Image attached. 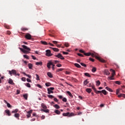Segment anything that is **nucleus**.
<instances>
[{
	"instance_id": "nucleus-16",
	"label": "nucleus",
	"mask_w": 125,
	"mask_h": 125,
	"mask_svg": "<svg viewBox=\"0 0 125 125\" xmlns=\"http://www.w3.org/2000/svg\"><path fill=\"white\" fill-rule=\"evenodd\" d=\"M14 117L15 118H16L17 119H18V120H19V117H20V114H19V113H16L15 114H14Z\"/></svg>"
},
{
	"instance_id": "nucleus-23",
	"label": "nucleus",
	"mask_w": 125,
	"mask_h": 125,
	"mask_svg": "<svg viewBox=\"0 0 125 125\" xmlns=\"http://www.w3.org/2000/svg\"><path fill=\"white\" fill-rule=\"evenodd\" d=\"M53 107L56 109H60V106L58 104H55L53 105Z\"/></svg>"
},
{
	"instance_id": "nucleus-35",
	"label": "nucleus",
	"mask_w": 125,
	"mask_h": 125,
	"mask_svg": "<svg viewBox=\"0 0 125 125\" xmlns=\"http://www.w3.org/2000/svg\"><path fill=\"white\" fill-rule=\"evenodd\" d=\"M36 65H40V66H42V62H36Z\"/></svg>"
},
{
	"instance_id": "nucleus-58",
	"label": "nucleus",
	"mask_w": 125,
	"mask_h": 125,
	"mask_svg": "<svg viewBox=\"0 0 125 125\" xmlns=\"http://www.w3.org/2000/svg\"><path fill=\"white\" fill-rule=\"evenodd\" d=\"M95 92L96 93H97V94H98V93H101V92H102V91H97V90H96V91Z\"/></svg>"
},
{
	"instance_id": "nucleus-38",
	"label": "nucleus",
	"mask_w": 125,
	"mask_h": 125,
	"mask_svg": "<svg viewBox=\"0 0 125 125\" xmlns=\"http://www.w3.org/2000/svg\"><path fill=\"white\" fill-rule=\"evenodd\" d=\"M28 68L29 69H32V68H33V64H32V63H29L28 64Z\"/></svg>"
},
{
	"instance_id": "nucleus-64",
	"label": "nucleus",
	"mask_w": 125,
	"mask_h": 125,
	"mask_svg": "<svg viewBox=\"0 0 125 125\" xmlns=\"http://www.w3.org/2000/svg\"><path fill=\"white\" fill-rule=\"evenodd\" d=\"M119 92H120V89H117L116 90V94H119Z\"/></svg>"
},
{
	"instance_id": "nucleus-46",
	"label": "nucleus",
	"mask_w": 125,
	"mask_h": 125,
	"mask_svg": "<svg viewBox=\"0 0 125 125\" xmlns=\"http://www.w3.org/2000/svg\"><path fill=\"white\" fill-rule=\"evenodd\" d=\"M114 83L116 84H121V82L120 81H115Z\"/></svg>"
},
{
	"instance_id": "nucleus-12",
	"label": "nucleus",
	"mask_w": 125,
	"mask_h": 125,
	"mask_svg": "<svg viewBox=\"0 0 125 125\" xmlns=\"http://www.w3.org/2000/svg\"><path fill=\"white\" fill-rule=\"evenodd\" d=\"M41 107H42V108H43V109H47V106H46V105H45V104L42 103L41 104Z\"/></svg>"
},
{
	"instance_id": "nucleus-49",
	"label": "nucleus",
	"mask_w": 125,
	"mask_h": 125,
	"mask_svg": "<svg viewBox=\"0 0 125 125\" xmlns=\"http://www.w3.org/2000/svg\"><path fill=\"white\" fill-rule=\"evenodd\" d=\"M64 45H65V46H66V47H68L70 45L68 44V42H65L64 43Z\"/></svg>"
},
{
	"instance_id": "nucleus-28",
	"label": "nucleus",
	"mask_w": 125,
	"mask_h": 125,
	"mask_svg": "<svg viewBox=\"0 0 125 125\" xmlns=\"http://www.w3.org/2000/svg\"><path fill=\"white\" fill-rule=\"evenodd\" d=\"M23 96L25 100L28 99V94H23Z\"/></svg>"
},
{
	"instance_id": "nucleus-4",
	"label": "nucleus",
	"mask_w": 125,
	"mask_h": 125,
	"mask_svg": "<svg viewBox=\"0 0 125 125\" xmlns=\"http://www.w3.org/2000/svg\"><path fill=\"white\" fill-rule=\"evenodd\" d=\"M9 74H10V76H12V74L14 75V76H17V72L15 69H12L11 71L9 70Z\"/></svg>"
},
{
	"instance_id": "nucleus-1",
	"label": "nucleus",
	"mask_w": 125,
	"mask_h": 125,
	"mask_svg": "<svg viewBox=\"0 0 125 125\" xmlns=\"http://www.w3.org/2000/svg\"><path fill=\"white\" fill-rule=\"evenodd\" d=\"M84 55H85V56H90V55H91L92 57H95L96 59H97V60H99L100 62H102V63H106V61H105L103 59L100 58V57H97L93 53H91L90 52L84 53Z\"/></svg>"
},
{
	"instance_id": "nucleus-32",
	"label": "nucleus",
	"mask_w": 125,
	"mask_h": 125,
	"mask_svg": "<svg viewBox=\"0 0 125 125\" xmlns=\"http://www.w3.org/2000/svg\"><path fill=\"white\" fill-rule=\"evenodd\" d=\"M53 50L54 51H55L56 52H58L59 51V49L57 48H52Z\"/></svg>"
},
{
	"instance_id": "nucleus-54",
	"label": "nucleus",
	"mask_w": 125,
	"mask_h": 125,
	"mask_svg": "<svg viewBox=\"0 0 125 125\" xmlns=\"http://www.w3.org/2000/svg\"><path fill=\"white\" fill-rule=\"evenodd\" d=\"M92 89H93V90L95 91V92L97 90H96V88H95V86H92Z\"/></svg>"
},
{
	"instance_id": "nucleus-21",
	"label": "nucleus",
	"mask_w": 125,
	"mask_h": 125,
	"mask_svg": "<svg viewBox=\"0 0 125 125\" xmlns=\"http://www.w3.org/2000/svg\"><path fill=\"white\" fill-rule=\"evenodd\" d=\"M118 97H124V98H125V94H120L118 95Z\"/></svg>"
},
{
	"instance_id": "nucleus-13",
	"label": "nucleus",
	"mask_w": 125,
	"mask_h": 125,
	"mask_svg": "<svg viewBox=\"0 0 125 125\" xmlns=\"http://www.w3.org/2000/svg\"><path fill=\"white\" fill-rule=\"evenodd\" d=\"M9 83L10 84H12V85H14V83H13V80L11 79H9V81H8Z\"/></svg>"
},
{
	"instance_id": "nucleus-19",
	"label": "nucleus",
	"mask_w": 125,
	"mask_h": 125,
	"mask_svg": "<svg viewBox=\"0 0 125 125\" xmlns=\"http://www.w3.org/2000/svg\"><path fill=\"white\" fill-rule=\"evenodd\" d=\"M47 75L48 77H49V78H53L52 74H51V73H50V72H48L47 73Z\"/></svg>"
},
{
	"instance_id": "nucleus-30",
	"label": "nucleus",
	"mask_w": 125,
	"mask_h": 125,
	"mask_svg": "<svg viewBox=\"0 0 125 125\" xmlns=\"http://www.w3.org/2000/svg\"><path fill=\"white\" fill-rule=\"evenodd\" d=\"M62 116H63V117H68V116H69V112L63 113Z\"/></svg>"
},
{
	"instance_id": "nucleus-5",
	"label": "nucleus",
	"mask_w": 125,
	"mask_h": 125,
	"mask_svg": "<svg viewBox=\"0 0 125 125\" xmlns=\"http://www.w3.org/2000/svg\"><path fill=\"white\" fill-rule=\"evenodd\" d=\"M55 57H57L58 58H59L60 59H61L62 60H64V59H65V58L63 57V56H62V54H61V53H59L58 55H55Z\"/></svg>"
},
{
	"instance_id": "nucleus-41",
	"label": "nucleus",
	"mask_w": 125,
	"mask_h": 125,
	"mask_svg": "<svg viewBox=\"0 0 125 125\" xmlns=\"http://www.w3.org/2000/svg\"><path fill=\"white\" fill-rule=\"evenodd\" d=\"M47 96L49 98H51V99H52V98H54V96L51 95H48Z\"/></svg>"
},
{
	"instance_id": "nucleus-48",
	"label": "nucleus",
	"mask_w": 125,
	"mask_h": 125,
	"mask_svg": "<svg viewBox=\"0 0 125 125\" xmlns=\"http://www.w3.org/2000/svg\"><path fill=\"white\" fill-rule=\"evenodd\" d=\"M92 72H93V73H94V72H96V68L93 67L92 69Z\"/></svg>"
},
{
	"instance_id": "nucleus-24",
	"label": "nucleus",
	"mask_w": 125,
	"mask_h": 125,
	"mask_svg": "<svg viewBox=\"0 0 125 125\" xmlns=\"http://www.w3.org/2000/svg\"><path fill=\"white\" fill-rule=\"evenodd\" d=\"M55 113H56L57 115H60V114H61V112L57 109L55 111Z\"/></svg>"
},
{
	"instance_id": "nucleus-51",
	"label": "nucleus",
	"mask_w": 125,
	"mask_h": 125,
	"mask_svg": "<svg viewBox=\"0 0 125 125\" xmlns=\"http://www.w3.org/2000/svg\"><path fill=\"white\" fill-rule=\"evenodd\" d=\"M37 86L38 87H39V88H42V85H41V84H37Z\"/></svg>"
},
{
	"instance_id": "nucleus-52",
	"label": "nucleus",
	"mask_w": 125,
	"mask_h": 125,
	"mask_svg": "<svg viewBox=\"0 0 125 125\" xmlns=\"http://www.w3.org/2000/svg\"><path fill=\"white\" fill-rule=\"evenodd\" d=\"M7 106L8 108H11V107H12L11 105L10 104L8 103L7 104Z\"/></svg>"
},
{
	"instance_id": "nucleus-26",
	"label": "nucleus",
	"mask_w": 125,
	"mask_h": 125,
	"mask_svg": "<svg viewBox=\"0 0 125 125\" xmlns=\"http://www.w3.org/2000/svg\"><path fill=\"white\" fill-rule=\"evenodd\" d=\"M21 30L22 32H25V31H28V29L27 28L22 27Z\"/></svg>"
},
{
	"instance_id": "nucleus-60",
	"label": "nucleus",
	"mask_w": 125,
	"mask_h": 125,
	"mask_svg": "<svg viewBox=\"0 0 125 125\" xmlns=\"http://www.w3.org/2000/svg\"><path fill=\"white\" fill-rule=\"evenodd\" d=\"M79 52H80L81 53H83V54H84V53H85L84 51L83 50H80Z\"/></svg>"
},
{
	"instance_id": "nucleus-33",
	"label": "nucleus",
	"mask_w": 125,
	"mask_h": 125,
	"mask_svg": "<svg viewBox=\"0 0 125 125\" xmlns=\"http://www.w3.org/2000/svg\"><path fill=\"white\" fill-rule=\"evenodd\" d=\"M91 88H87L86 89V92H88V93H90L91 92Z\"/></svg>"
},
{
	"instance_id": "nucleus-42",
	"label": "nucleus",
	"mask_w": 125,
	"mask_h": 125,
	"mask_svg": "<svg viewBox=\"0 0 125 125\" xmlns=\"http://www.w3.org/2000/svg\"><path fill=\"white\" fill-rule=\"evenodd\" d=\"M108 80H109L110 81H112V80H114V77H113L112 75L111 77H109Z\"/></svg>"
},
{
	"instance_id": "nucleus-8",
	"label": "nucleus",
	"mask_w": 125,
	"mask_h": 125,
	"mask_svg": "<svg viewBox=\"0 0 125 125\" xmlns=\"http://www.w3.org/2000/svg\"><path fill=\"white\" fill-rule=\"evenodd\" d=\"M25 38L27 40H31L32 39V35L29 33H26L25 35Z\"/></svg>"
},
{
	"instance_id": "nucleus-2",
	"label": "nucleus",
	"mask_w": 125,
	"mask_h": 125,
	"mask_svg": "<svg viewBox=\"0 0 125 125\" xmlns=\"http://www.w3.org/2000/svg\"><path fill=\"white\" fill-rule=\"evenodd\" d=\"M22 47H23V49H24V51H23V53H25V54H28V53H30V52L31 51V49L27 46L25 45H22Z\"/></svg>"
},
{
	"instance_id": "nucleus-17",
	"label": "nucleus",
	"mask_w": 125,
	"mask_h": 125,
	"mask_svg": "<svg viewBox=\"0 0 125 125\" xmlns=\"http://www.w3.org/2000/svg\"><path fill=\"white\" fill-rule=\"evenodd\" d=\"M75 114L73 112H69L68 117H74Z\"/></svg>"
},
{
	"instance_id": "nucleus-36",
	"label": "nucleus",
	"mask_w": 125,
	"mask_h": 125,
	"mask_svg": "<svg viewBox=\"0 0 125 125\" xmlns=\"http://www.w3.org/2000/svg\"><path fill=\"white\" fill-rule=\"evenodd\" d=\"M18 112V109H16L15 110L12 111V114H16Z\"/></svg>"
},
{
	"instance_id": "nucleus-34",
	"label": "nucleus",
	"mask_w": 125,
	"mask_h": 125,
	"mask_svg": "<svg viewBox=\"0 0 125 125\" xmlns=\"http://www.w3.org/2000/svg\"><path fill=\"white\" fill-rule=\"evenodd\" d=\"M74 66L77 68H81V65H80L79 63H75Z\"/></svg>"
},
{
	"instance_id": "nucleus-61",
	"label": "nucleus",
	"mask_w": 125,
	"mask_h": 125,
	"mask_svg": "<svg viewBox=\"0 0 125 125\" xmlns=\"http://www.w3.org/2000/svg\"><path fill=\"white\" fill-rule=\"evenodd\" d=\"M31 57H32V59H33V60H36V57L34 56L33 55H32Z\"/></svg>"
},
{
	"instance_id": "nucleus-39",
	"label": "nucleus",
	"mask_w": 125,
	"mask_h": 125,
	"mask_svg": "<svg viewBox=\"0 0 125 125\" xmlns=\"http://www.w3.org/2000/svg\"><path fill=\"white\" fill-rule=\"evenodd\" d=\"M96 85L97 86H99V85H100V81L98 80L96 81Z\"/></svg>"
},
{
	"instance_id": "nucleus-25",
	"label": "nucleus",
	"mask_w": 125,
	"mask_h": 125,
	"mask_svg": "<svg viewBox=\"0 0 125 125\" xmlns=\"http://www.w3.org/2000/svg\"><path fill=\"white\" fill-rule=\"evenodd\" d=\"M105 89H106L107 90H108V91H109L110 92H113V90H111V89L109 88V87L108 86L105 87Z\"/></svg>"
},
{
	"instance_id": "nucleus-57",
	"label": "nucleus",
	"mask_w": 125,
	"mask_h": 125,
	"mask_svg": "<svg viewBox=\"0 0 125 125\" xmlns=\"http://www.w3.org/2000/svg\"><path fill=\"white\" fill-rule=\"evenodd\" d=\"M6 34H7V35H10V34H11V32H10V31H9V30H8L6 32Z\"/></svg>"
},
{
	"instance_id": "nucleus-27",
	"label": "nucleus",
	"mask_w": 125,
	"mask_h": 125,
	"mask_svg": "<svg viewBox=\"0 0 125 125\" xmlns=\"http://www.w3.org/2000/svg\"><path fill=\"white\" fill-rule=\"evenodd\" d=\"M4 28H5L6 29H10V27L9 26V25L6 24H4Z\"/></svg>"
},
{
	"instance_id": "nucleus-11",
	"label": "nucleus",
	"mask_w": 125,
	"mask_h": 125,
	"mask_svg": "<svg viewBox=\"0 0 125 125\" xmlns=\"http://www.w3.org/2000/svg\"><path fill=\"white\" fill-rule=\"evenodd\" d=\"M41 111H42V112H44V113H49V109H41Z\"/></svg>"
},
{
	"instance_id": "nucleus-37",
	"label": "nucleus",
	"mask_w": 125,
	"mask_h": 125,
	"mask_svg": "<svg viewBox=\"0 0 125 125\" xmlns=\"http://www.w3.org/2000/svg\"><path fill=\"white\" fill-rule=\"evenodd\" d=\"M88 81H87V80H86L84 81L83 82V84L84 85H86V84H87V83H88Z\"/></svg>"
},
{
	"instance_id": "nucleus-53",
	"label": "nucleus",
	"mask_w": 125,
	"mask_h": 125,
	"mask_svg": "<svg viewBox=\"0 0 125 125\" xmlns=\"http://www.w3.org/2000/svg\"><path fill=\"white\" fill-rule=\"evenodd\" d=\"M77 55H78V56H80L81 57H83V55L81 54V53H78Z\"/></svg>"
},
{
	"instance_id": "nucleus-55",
	"label": "nucleus",
	"mask_w": 125,
	"mask_h": 125,
	"mask_svg": "<svg viewBox=\"0 0 125 125\" xmlns=\"http://www.w3.org/2000/svg\"><path fill=\"white\" fill-rule=\"evenodd\" d=\"M62 101H63V102H67V99H66V98H63L62 99Z\"/></svg>"
},
{
	"instance_id": "nucleus-56",
	"label": "nucleus",
	"mask_w": 125,
	"mask_h": 125,
	"mask_svg": "<svg viewBox=\"0 0 125 125\" xmlns=\"http://www.w3.org/2000/svg\"><path fill=\"white\" fill-rule=\"evenodd\" d=\"M57 67H62V64H61V63H58L57 64Z\"/></svg>"
},
{
	"instance_id": "nucleus-7",
	"label": "nucleus",
	"mask_w": 125,
	"mask_h": 125,
	"mask_svg": "<svg viewBox=\"0 0 125 125\" xmlns=\"http://www.w3.org/2000/svg\"><path fill=\"white\" fill-rule=\"evenodd\" d=\"M46 56H48V57H50V56H52L53 54H51V51H50V50H46V54H45Z\"/></svg>"
},
{
	"instance_id": "nucleus-31",
	"label": "nucleus",
	"mask_w": 125,
	"mask_h": 125,
	"mask_svg": "<svg viewBox=\"0 0 125 125\" xmlns=\"http://www.w3.org/2000/svg\"><path fill=\"white\" fill-rule=\"evenodd\" d=\"M23 74L25 76H27L28 77V78H29V79H31L32 78V76L30 75H27V74H26V73L23 72Z\"/></svg>"
},
{
	"instance_id": "nucleus-20",
	"label": "nucleus",
	"mask_w": 125,
	"mask_h": 125,
	"mask_svg": "<svg viewBox=\"0 0 125 125\" xmlns=\"http://www.w3.org/2000/svg\"><path fill=\"white\" fill-rule=\"evenodd\" d=\"M66 93H67V94H68V95H69L71 98H73V95L72 94V93H71V92H70V91H67Z\"/></svg>"
},
{
	"instance_id": "nucleus-45",
	"label": "nucleus",
	"mask_w": 125,
	"mask_h": 125,
	"mask_svg": "<svg viewBox=\"0 0 125 125\" xmlns=\"http://www.w3.org/2000/svg\"><path fill=\"white\" fill-rule=\"evenodd\" d=\"M26 86H27V87H31V84H30L29 83H26L25 84Z\"/></svg>"
},
{
	"instance_id": "nucleus-47",
	"label": "nucleus",
	"mask_w": 125,
	"mask_h": 125,
	"mask_svg": "<svg viewBox=\"0 0 125 125\" xmlns=\"http://www.w3.org/2000/svg\"><path fill=\"white\" fill-rule=\"evenodd\" d=\"M23 57L26 58V59H29V56H28L27 55H23Z\"/></svg>"
},
{
	"instance_id": "nucleus-3",
	"label": "nucleus",
	"mask_w": 125,
	"mask_h": 125,
	"mask_svg": "<svg viewBox=\"0 0 125 125\" xmlns=\"http://www.w3.org/2000/svg\"><path fill=\"white\" fill-rule=\"evenodd\" d=\"M52 65V68L53 71H54V66H55V64H53L52 62H49L47 64V67L48 69H50L51 67L50 66Z\"/></svg>"
},
{
	"instance_id": "nucleus-40",
	"label": "nucleus",
	"mask_w": 125,
	"mask_h": 125,
	"mask_svg": "<svg viewBox=\"0 0 125 125\" xmlns=\"http://www.w3.org/2000/svg\"><path fill=\"white\" fill-rule=\"evenodd\" d=\"M64 69L63 68H58L57 69V72H62Z\"/></svg>"
},
{
	"instance_id": "nucleus-6",
	"label": "nucleus",
	"mask_w": 125,
	"mask_h": 125,
	"mask_svg": "<svg viewBox=\"0 0 125 125\" xmlns=\"http://www.w3.org/2000/svg\"><path fill=\"white\" fill-rule=\"evenodd\" d=\"M52 90H54V87H53L47 88L48 94H50V93H53V91Z\"/></svg>"
},
{
	"instance_id": "nucleus-18",
	"label": "nucleus",
	"mask_w": 125,
	"mask_h": 125,
	"mask_svg": "<svg viewBox=\"0 0 125 125\" xmlns=\"http://www.w3.org/2000/svg\"><path fill=\"white\" fill-rule=\"evenodd\" d=\"M102 92L103 93V94H104V95H107L108 94V92L106 91V90H102Z\"/></svg>"
},
{
	"instance_id": "nucleus-50",
	"label": "nucleus",
	"mask_w": 125,
	"mask_h": 125,
	"mask_svg": "<svg viewBox=\"0 0 125 125\" xmlns=\"http://www.w3.org/2000/svg\"><path fill=\"white\" fill-rule=\"evenodd\" d=\"M80 64L83 67H86V64H84V63L81 62V63H80Z\"/></svg>"
},
{
	"instance_id": "nucleus-44",
	"label": "nucleus",
	"mask_w": 125,
	"mask_h": 125,
	"mask_svg": "<svg viewBox=\"0 0 125 125\" xmlns=\"http://www.w3.org/2000/svg\"><path fill=\"white\" fill-rule=\"evenodd\" d=\"M46 86H50L51 85V84L49 83H45Z\"/></svg>"
},
{
	"instance_id": "nucleus-29",
	"label": "nucleus",
	"mask_w": 125,
	"mask_h": 125,
	"mask_svg": "<svg viewBox=\"0 0 125 125\" xmlns=\"http://www.w3.org/2000/svg\"><path fill=\"white\" fill-rule=\"evenodd\" d=\"M84 76H86V77H88L89 78H90L91 76H90V74L88 73H84Z\"/></svg>"
},
{
	"instance_id": "nucleus-59",
	"label": "nucleus",
	"mask_w": 125,
	"mask_h": 125,
	"mask_svg": "<svg viewBox=\"0 0 125 125\" xmlns=\"http://www.w3.org/2000/svg\"><path fill=\"white\" fill-rule=\"evenodd\" d=\"M89 60L90 61H92V62H94V59H92V58H90L89 59Z\"/></svg>"
},
{
	"instance_id": "nucleus-43",
	"label": "nucleus",
	"mask_w": 125,
	"mask_h": 125,
	"mask_svg": "<svg viewBox=\"0 0 125 125\" xmlns=\"http://www.w3.org/2000/svg\"><path fill=\"white\" fill-rule=\"evenodd\" d=\"M37 81H40V76L38 74H36Z\"/></svg>"
},
{
	"instance_id": "nucleus-9",
	"label": "nucleus",
	"mask_w": 125,
	"mask_h": 125,
	"mask_svg": "<svg viewBox=\"0 0 125 125\" xmlns=\"http://www.w3.org/2000/svg\"><path fill=\"white\" fill-rule=\"evenodd\" d=\"M33 113V110H30L29 111L27 112V115L26 116L27 118H31V114Z\"/></svg>"
},
{
	"instance_id": "nucleus-63",
	"label": "nucleus",
	"mask_w": 125,
	"mask_h": 125,
	"mask_svg": "<svg viewBox=\"0 0 125 125\" xmlns=\"http://www.w3.org/2000/svg\"><path fill=\"white\" fill-rule=\"evenodd\" d=\"M52 42L54 43L55 44H57V43H58V42H57V41H53Z\"/></svg>"
},
{
	"instance_id": "nucleus-14",
	"label": "nucleus",
	"mask_w": 125,
	"mask_h": 125,
	"mask_svg": "<svg viewBox=\"0 0 125 125\" xmlns=\"http://www.w3.org/2000/svg\"><path fill=\"white\" fill-rule=\"evenodd\" d=\"M110 72H112V77H115V75H116V72L113 69H110Z\"/></svg>"
},
{
	"instance_id": "nucleus-62",
	"label": "nucleus",
	"mask_w": 125,
	"mask_h": 125,
	"mask_svg": "<svg viewBox=\"0 0 125 125\" xmlns=\"http://www.w3.org/2000/svg\"><path fill=\"white\" fill-rule=\"evenodd\" d=\"M54 101H55V102H58V100L56 98H54Z\"/></svg>"
},
{
	"instance_id": "nucleus-10",
	"label": "nucleus",
	"mask_w": 125,
	"mask_h": 125,
	"mask_svg": "<svg viewBox=\"0 0 125 125\" xmlns=\"http://www.w3.org/2000/svg\"><path fill=\"white\" fill-rule=\"evenodd\" d=\"M5 113L6 114L7 116H11V113H10V111L8 109H6L4 111Z\"/></svg>"
},
{
	"instance_id": "nucleus-15",
	"label": "nucleus",
	"mask_w": 125,
	"mask_h": 125,
	"mask_svg": "<svg viewBox=\"0 0 125 125\" xmlns=\"http://www.w3.org/2000/svg\"><path fill=\"white\" fill-rule=\"evenodd\" d=\"M104 72V74L107 76H109V75H110V72H109L108 70L105 69Z\"/></svg>"
},
{
	"instance_id": "nucleus-22",
	"label": "nucleus",
	"mask_w": 125,
	"mask_h": 125,
	"mask_svg": "<svg viewBox=\"0 0 125 125\" xmlns=\"http://www.w3.org/2000/svg\"><path fill=\"white\" fill-rule=\"evenodd\" d=\"M41 43H42V44H43L44 45H47L48 44L47 42L45 41H41Z\"/></svg>"
}]
</instances>
